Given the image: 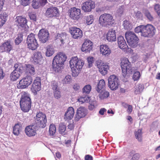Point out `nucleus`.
I'll list each match as a JSON object with an SVG mask.
<instances>
[{
	"label": "nucleus",
	"instance_id": "nucleus-2",
	"mask_svg": "<svg viewBox=\"0 0 160 160\" xmlns=\"http://www.w3.org/2000/svg\"><path fill=\"white\" fill-rule=\"evenodd\" d=\"M66 59L67 57L65 54L61 52L56 55L52 61V67L53 70L56 72H58Z\"/></svg>",
	"mask_w": 160,
	"mask_h": 160
},
{
	"label": "nucleus",
	"instance_id": "nucleus-4",
	"mask_svg": "<svg viewBox=\"0 0 160 160\" xmlns=\"http://www.w3.org/2000/svg\"><path fill=\"white\" fill-rule=\"evenodd\" d=\"M20 104L21 110L24 112H28L31 108V99L25 95H22L20 101Z\"/></svg>",
	"mask_w": 160,
	"mask_h": 160
},
{
	"label": "nucleus",
	"instance_id": "nucleus-20",
	"mask_svg": "<svg viewBox=\"0 0 160 160\" xmlns=\"http://www.w3.org/2000/svg\"><path fill=\"white\" fill-rule=\"evenodd\" d=\"M70 17L74 20H78L80 17L81 10L75 7L72 8L70 10Z\"/></svg>",
	"mask_w": 160,
	"mask_h": 160
},
{
	"label": "nucleus",
	"instance_id": "nucleus-49",
	"mask_svg": "<svg viewBox=\"0 0 160 160\" xmlns=\"http://www.w3.org/2000/svg\"><path fill=\"white\" fill-rule=\"evenodd\" d=\"M90 97L86 96L84 97H81L78 99V100L79 102H82V103L87 102L88 101H90Z\"/></svg>",
	"mask_w": 160,
	"mask_h": 160
},
{
	"label": "nucleus",
	"instance_id": "nucleus-50",
	"mask_svg": "<svg viewBox=\"0 0 160 160\" xmlns=\"http://www.w3.org/2000/svg\"><path fill=\"white\" fill-rule=\"evenodd\" d=\"M66 130V126L62 123L60 124L59 128V132L61 134L63 133Z\"/></svg>",
	"mask_w": 160,
	"mask_h": 160
},
{
	"label": "nucleus",
	"instance_id": "nucleus-41",
	"mask_svg": "<svg viewBox=\"0 0 160 160\" xmlns=\"http://www.w3.org/2000/svg\"><path fill=\"white\" fill-rule=\"evenodd\" d=\"M91 89V87L90 85H86L82 88V92L84 94H88L90 93Z\"/></svg>",
	"mask_w": 160,
	"mask_h": 160
},
{
	"label": "nucleus",
	"instance_id": "nucleus-22",
	"mask_svg": "<svg viewBox=\"0 0 160 160\" xmlns=\"http://www.w3.org/2000/svg\"><path fill=\"white\" fill-rule=\"evenodd\" d=\"M74 114V109L72 107H69L64 115V119L65 121H68L73 118Z\"/></svg>",
	"mask_w": 160,
	"mask_h": 160
},
{
	"label": "nucleus",
	"instance_id": "nucleus-24",
	"mask_svg": "<svg viewBox=\"0 0 160 160\" xmlns=\"http://www.w3.org/2000/svg\"><path fill=\"white\" fill-rule=\"evenodd\" d=\"M100 52L102 55L108 56L111 53V50L107 45H102L100 47Z\"/></svg>",
	"mask_w": 160,
	"mask_h": 160
},
{
	"label": "nucleus",
	"instance_id": "nucleus-28",
	"mask_svg": "<svg viewBox=\"0 0 160 160\" xmlns=\"http://www.w3.org/2000/svg\"><path fill=\"white\" fill-rule=\"evenodd\" d=\"M99 72L102 75L107 74L108 70L109 68V66L105 64H100L98 65Z\"/></svg>",
	"mask_w": 160,
	"mask_h": 160
},
{
	"label": "nucleus",
	"instance_id": "nucleus-19",
	"mask_svg": "<svg viewBox=\"0 0 160 160\" xmlns=\"http://www.w3.org/2000/svg\"><path fill=\"white\" fill-rule=\"evenodd\" d=\"M93 44L92 42L88 40L85 41L82 45L81 50L85 52H90L92 49Z\"/></svg>",
	"mask_w": 160,
	"mask_h": 160
},
{
	"label": "nucleus",
	"instance_id": "nucleus-15",
	"mask_svg": "<svg viewBox=\"0 0 160 160\" xmlns=\"http://www.w3.org/2000/svg\"><path fill=\"white\" fill-rule=\"evenodd\" d=\"M41 81L39 77H37L32 84L31 90L35 95L37 94L38 92L41 89Z\"/></svg>",
	"mask_w": 160,
	"mask_h": 160
},
{
	"label": "nucleus",
	"instance_id": "nucleus-55",
	"mask_svg": "<svg viewBox=\"0 0 160 160\" xmlns=\"http://www.w3.org/2000/svg\"><path fill=\"white\" fill-rule=\"evenodd\" d=\"M124 8L123 6L119 7L117 10V12L119 15L122 14L124 10Z\"/></svg>",
	"mask_w": 160,
	"mask_h": 160
},
{
	"label": "nucleus",
	"instance_id": "nucleus-31",
	"mask_svg": "<svg viewBox=\"0 0 160 160\" xmlns=\"http://www.w3.org/2000/svg\"><path fill=\"white\" fill-rule=\"evenodd\" d=\"M54 53V50L52 46L48 45L46 47V55L47 57H50Z\"/></svg>",
	"mask_w": 160,
	"mask_h": 160
},
{
	"label": "nucleus",
	"instance_id": "nucleus-21",
	"mask_svg": "<svg viewBox=\"0 0 160 160\" xmlns=\"http://www.w3.org/2000/svg\"><path fill=\"white\" fill-rule=\"evenodd\" d=\"M118 42L119 48L127 52V49H129V48L123 37L122 36L118 37Z\"/></svg>",
	"mask_w": 160,
	"mask_h": 160
},
{
	"label": "nucleus",
	"instance_id": "nucleus-43",
	"mask_svg": "<svg viewBox=\"0 0 160 160\" xmlns=\"http://www.w3.org/2000/svg\"><path fill=\"white\" fill-rule=\"evenodd\" d=\"M51 86L53 91L60 89L58 83L56 81H52L51 82Z\"/></svg>",
	"mask_w": 160,
	"mask_h": 160
},
{
	"label": "nucleus",
	"instance_id": "nucleus-38",
	"mask_svg": "<svg viewBox=\"0 0 160 160\" xmlns=\"http://www.w3.org/2000/svg\"><path fill=\"white\" fill-rule=\"evenodd\" d=\"M49 134L50 136H54L56 132V128L54 124H51L49 126Z\"/></svg>",
	"mask_w": 160,
	"mask_h": 160
},
{
	"label": "nucleus",
	"instance_id": "nucleus-64",
	"mask_svg": "<svg viewBox=\"0 0 160 160\" xmlns=\"http://www.w3.org/2000/svg\"><path fill=\"white\" fill-rule=\"evenodd\" d=\"M85 159V160H92V157L89 155H86Z\"/></svg>",
	"mask_w": 160,
	"mask_h": 160
},
{
	"label": "nucleus",
	"instance_id": "nucleus-59",
	"mask_svg": "<svg viewBox=\"0 0 160 160\" xmlns=\"http://www.w3.org/2000/svg\"><path fill=\"white\" fill-rule=\"evenodd\" d=\"M30 0H21L22 5L24 6H26L30 3Z\"/></svg>",
	"mask_w": 160,
	"mask_h": 160
},
{
	"label": "nucleus",
	"instance_id": "nucleus-54",
	"mask_svg": "<svg viewBox=\"0 0 160 160\" xmlns=\"http://www.w3.org/2000/svg\"><path fill=\"white\" fill-rule=\"evenodd\" d=\"M30 19L34 21H35L37 20L36 14L34 12H30L28 13Z\"/></svg>",
	"mask_w": 160,
	"mask_h": 160
},
{
	"label": "nucleus",
	"instance_id": "nucleus-30",
	"mask_svg": "<svg viewBox=\"0 0 160 160\" xmlns=\"http://www.w3.org/2000/svg\"><path fill=\"white\" fill-rule=\"evenodd\" d=\"M106 84L105 81L103 79L100 80L98 83L97 88L96 89L98 92H101L105 88Z\"/></svg>",
	"mask_w": 160,
	"mask_h": 160
},
{
	"label": "nucleus",
	"instance_id": "nucleus-16",
	"mask_svg": "<svg viewBox=\"0 0 160 160\" xmlns=\"http://www.w3.org/2000/svg\"><path fill=\"white\" fill-rule=\"evenodd\" d=\"M70 32L72 37L74 39L80 38L82 36V31L76 27L71 28L70 29Z\"/></svg>",
	"mask_w": 160,
	"mask_h": 160
},
{
	"label": "nucleus",
	"instance_id": "nucleus-39",
	"mask_svg": "<svg viewBox=\"0 0 160 160\" xmlns=\"http://www.w3.org/2000/svg\"><path fill=\"white\" fill-rule=\"evenodd\" d=\"M72 81L71 77L70 75H67L62 80V82L63 84H69Z\"/></svg>",
	"mask_w": 160,
	"mask_h": 160
},
{
	"label": "nucleus",
	"instance_id": "nucleus-25",
	"mask_svg": "<svg viewBox=\"0 0 160 160\" xmlns=\"http://www.w3.org/2000/svg\"><path fill=\"white\" fill-rule=\"evenodd\" d=\"M107 40L111 42L115 41L116 40V37L115 30L113 29L109 30L107 35Z\"/></svg>",
	"mask_w": 160,
	"mask_h": 160
},
{
	"label": "nucleus",
	"instance_id": "nucleus-40",
	"mask_svg": "<svg viewBox=\"0 0 160 160\" xmlns=\"http://www.w3.org/2000/svg\"><path fill=\"white\" fill-rule=\"evenodd\" d=\"M144 26L141 25L137 27L135 29V32L136 33H140L142 36H143Z\"/></svg>",
	"mask_w": 160,
	"mask_h": 160
},
{
	"label": "nucleus",
	"instance_id": "nucleus-34",
	"mask_svg": "<svg viewBox=\"0 0 160 160\" xmlns=\"http://www.w3.org/2000/svg\"><path fill=\"white\" fill-rule=\"evenodd\" d=\"M143 13L148 20L150 21H153L154 19V17L148 10L145 9L143 10Z\"/></svg>",
	"mask_w": 160,
	"mask_h": 160
},
{
	"label": "nucleus",
	"instance_id": "nucleus-63",
	"mask_svg": "<svg viewBox=\"0 0 160 160\" xmlns=\"http://www.w3.org/2000/svg\"><path fill=\"white\" fill-rule=\"evenodd\" d=\"M128 109L127 110V112L129 114H130L132 111V106L131 105H129L128 107Z\"/></svg>",
	"mask_w": 160,
	"mask_h": 160
},
{
	"label": "nucleus",
	"instance_id": "nucleus-61",
	"mask_svg": "<svg viewBox=\"0 0 160 160\" xmlns=\"http://www.w3.org/2000/svg\"><path fill=\"white\" fill-rule=\"evenodd\" d=\"M80 86L79 84L75 83L73 86V88L75 91L79 90L80 88Z\"/></svg>",
	"mask_w": 160,
	"mask_h": 160
},
{
	"label": "nucleus",
	"instance_id": "nucleus-13",
	"mask_svg": "<svg viewBox=\"0 0 160 160\" xmlns=\"http://www.w3.org/2000/svg\"><path fill=\"white\" fill-rule=\"evenodd\" d=\"M38 36L39 41L42 43L46 42L49 38V33L48 30L42 29L40 30L38 34Z\"/></svg>",
	"mask_w": 160,
	"mask_h": 160
},
{
	"label": "nucleus",
	"instance_id": "nucleus-29",
	"mask_svg": "<svg viewBox=\"0 0 160 160\" xmlns=\"http://www.w3.org/2000/svg\"><path fill=\"white\" fill-rule=\"evenodd\" d=\"M33 61L36 64L39 63L42 58L41 52L38 51L34 53L32 57Z\"/></svg>",
	"mask_w": 160,
	"mask_h": 160
},
{
	"label": "nucleus",
	"instance_id": "nucleus-33",
	"mask_svg": "<svg viewBox=\"0 0 160 160\" xmlns=\"http://www.w3.org/2000/svg\"><path fill=\"white\" fill-rule=\"evenodd\" d=\"M21 73L17 72L13 70V71L11 73L10 78L12 81H15L18 79Z\"/></svg>",
	"mask_w": 160,
	"mask_h": 160
},
{
	"label": "nucleus",
	"instance_id": "nucleus-37",
	"mask_svg": "<svg viewBox=\"0 0 160 160\" xmlns=\"http://www.w3.org/2000/svg\"><path fill=\"white\" fill-rule=\"evenodd\" d=\"M142 130L141 129H139L134 132L135 137L139 142L142 140Z\"/></svg>",
	"mask_w": 160,
	"mask_h": 160
},
{
	"label": "nucleus",
	"instance_id": "nucleus-44",
	"mask_svg": "<svg viewBox=\"0 0 160 160\" xmlns=\"http://www.w3.org/2000/svg\"><path fill=\"white\" fill-rule=\"evenodd\" d=\"M99 97L101 99H103L108 98L109 95V92L107 91L103 92V91L100 92Z\"/></svg>",
	"mask_w": 160,
	"mask_h": 160
},
{
	"label": "nucleus",
	"instance_id": "nucleus-6",
	"mask_svg": "<svg viewBox=\"0 0 160 160\" xmlns=\"http://www.w3.org/2000/svg\"><path fill=\"white\" fill-rule=\"evenodd\" d=\"M26 44L29 49L32 51L37 49L39 45L34 34L31 33L28 35L26 40Z\"/></svg>",
	"mask_w": 160,
	"mask_h": 160
},
{
	"label": "nucleus",
	"instance_id": "nucleus-14",
	"mask_svg": "<svg viewBox=\"0 0 160 160\" xmlns=\"http://www.w3.org/2000/svg\"><path fill=\"white\" fill-rule=\"evenodd\" d=\"M38 127L35 125L27 126L25 129V133L28 137L35 136L36 134V131Z\"/></svg>",
	"mask_w": 160,
	"mask_h": 160
},
{
	"label": "nucleus",
	"instance_id": "nucleus-32",
	"mask_svg": "<svg viewBox=\"0 0 160 160\" xmlns=\"http://www.w3.org/2000/svg\"><path fill=\"white\" fill-rule=\"evenodd\" d=\"M14 71L19 73H22L24 70L23 65L21 63H17L15 64Z\"/></svg>",
	"mask_w": 160,
	"mask_h": 160
},
{
	"label": "nucleus",
	"instance_id": "nucleus-27",
	"mask_svg": "<svg viewBox=\"0 0 160 160\" xmlns=\"http://www.w3.org/2000/svg\"><path fill=\"white\" fill-rule=\"evenodd\" d=\"M47 2L45 0H33L32 5L34 8L37 9L41 6H44Z\"/></svg>",
	"mask_w": 160,
	"mask_h": 160
},
{
	"label": "nucleus",
	"instance_id": "nucleus-45",
	"mask_svg": "<svg viewBox=\"0 0 160 160\" xmlns=\"http://www.w3.org/2000/svg\"><path fill=\"white\" fill-rule=\"evenodd\" d=\"M23 34L22 33H20L18 34L17 37L16 38L15 41V43L16 45L19 44L22 41L23 39Z\"/></svg>",
	"mask_w": 160,
	"mask_h": 160
},
{
	"label": "nucleus",
	"instance_id": "nucleus-48",
	"mask_svg": "<svg viewBox=\"0 0 160 160\" xmlns=\"http://www.w3.org/2000/svg\"><path fill=\"white\" fill-rule=\"evenodd\" d=\"M97 106L96 102L95 101H89V105L88 108L89 110H92L95 108Z\"/></svg>",
	"mask_w": 160,
	"mask_h": 160
},
{
	"label": "nucleus",
	"instance_id": "nucleus-62",
	"mask_svg": "<svg viewBox=\"0 0 160 160\" xmlns=\"http://www.w3.org/2000/svg\"><path fill=\"white\" fill-rule=\"evenodd\" d=\"M143 85L141 84H139L138 86V89L139 92L142 91L144 89Z\"/></svg>",
	"mask_w": 160,
	"mask_h": 160
},
{
	"label": "nucleus",
	"instance_id": "nucleus-53",
	"mask_svg": "<svg viewBox=\"0 0 160 160\" xmlns=\"http://www.w3.org/2000/svg\"><path fill=\"white\" fill-rule=\"evenodd\" d=\"M140 73L138 71L135 72L133 76V79L134 81L138 80L140 78Z\"/></svg>",
	"mask_w": 160,
	"mask_h": 160
},
{
	"label": "nucleus",
	"instance_id": "nucleus-1",
	"mask_svg": "<svg viewBox=\"0 0 160 160\" xmlns=\"http://www.w3.org/2000/svg\"><path fill=\"white\" fill-rule=\"evenodd\" d=\"M84 62L77 57L72 58L69 61L70 67L73 77H76L79 74L84 64Z\"/></svg>",
	"mask_w": 160,
	"mask_h": 160
},
{
	"label": "nucleus",
	"instance_id": "nucleus-18",
	"mask_svg": "<svg viewBox=\"0 0 160 160\" xmlns=\"http://www.w3.org/2000/svg\"><path fill=\"white\" fill-rule=\"evenodd\" d=\"M95 6L94 2L92 1L89 0L82 4V8L84 12H90L92 9L95 8Z\"/></svg>",
	"mask_w": 160,
	"mask_h": 160
},
{
	"label": "nucleus",
	"instance_id": "nucleus-3",
	"mask_svg": "<svg viewBox=\"0 0 160 160\" xmlns=\"http://www.w3.org/2000/svg\"><path fill=\"white\" fill-rule=\"evenodd\" d=\"M112 16L110 14L104 13L101 15L99 19V23L106 27L111 26L114 23Z\"/></svg>",
	"mask_w": 160,
	"mask_h": 160
},
{
	"label": "nucleus",
	"instance_id": "nucleus-11",
	"mask_svg": "<svg viewBox=\"0 0 160 160\" xmlns=\"http://www.w3.org/2000/svg\"><path fill=\"white\" fill-rule=\"evenodd\" d=\"M155 29L151 24H148L144 26L143 36L144 37H151L155 34Z\"/></svg>",
	"mask_w": 160,
	"mask_h": 160
},
{
	"label": "nucleus",
	"instance_id": "nucleus-9",
	"mask_svg": "<svg viewBox=\"0 0 160 160\" xmlns=\"http://www.w3.org/2000/svg\"><path fill=\"white\" fill-rule=\"evenodd\" d=\"M108 86L112 90H116L119 85L118 77L114 75H111L108 79Z\"/></svg>",
	"mask_w": 160,
	"mask_h": 160
},
{
	"label": "nucleus",
	"instance_id": "nucleus-23",
	"mask_svg": "<svg viewBox=\"0 0 160 160\" xmlns=\"http://www.w3.org/2000/svg\"><path fill=\"white\" fill-rule=\"evenodd\" d=\"M86 111L85 108L83 107H80L77 110L75 120L78 121L81 118L85 117L86 115Z\"/></svg>",
	"mask_w": 160,
	"mask_h": 160
},
{
	"label": "nucleus",
	"instance_id": "nucleus-57",
	"mask_svg": "<svg viewBox=\"0 0 160 160\" xmlns=\"http://www.w3.org/2000/svg\"><path fill=\"white\" fill-rule=\"evenodd\" d=\"M87 60L88 63V66L89 68L92 66L93 61V58L92 57L88 58Z\"/></svg>",
	"mask_w": 160,
	"mask_h": 160
},
{
	"label": "nucleus",
	"instance_id": "nucleus-60",
	"mask_svg": "<svg viewBox=\"0 0 160 160\" xmlns=\"http://www.w3.org/2000/svg\"><path fill=\"white\" fill-rule=\"evenodd\" d=\"M140 157V155L139 154L137 153L135 154L132 158L131 160H138Z\"/></svg>",
	"mask_w": 160,
	"mask_h": 160
},
{
	"label": "nucleus",
	"instance_id": "nucleus-8",
	"mask_svg": "<svg viewBox=\"0 0 160 160\" xmlns=\"http://www.w3.org/2000/svg\"><path fill=\"white\" fill-rule=\"evenodd\" d=\"M35 121L38 125V127L44 128L46 126L47 122L46 114L42 112L38 113L36 115Z\"/></svg>",
	"mask_w": 160,
	"mask_h": 160
},
{
	"label": "nucleus",
	"instance_id": "nucleus-5",
	"mask_svg": "<svg viewBox=\"0 0 160 160\" xmlns=\"http://www.w3.org/2000/svg\"><path fill=\"white\" fill-rule=\"evenodd\" d=\"M125 38L129 45L132 48H135L138 44V38L133 32L128 31L125 34Z\"/></svg>",
	"mask_w": 160,
	"mask_h": 160
},
{
	"label": "nucleus",
	"instance_id": "nucleus-7",
	"mask_svg": "<svg viewBox=\"0 0 160 160\" xmlns=\"http://www.w3.org/2000/svg\"><path fill=\"white\" fill-rule=\"evenodd\" d=\"M121 64L122 75L124 77L126 76L127 73H131L132 72L131 62L127 58H123L122 60Z\"/></svg>",
	"mask_w": 160,
	"mask_h": 160
},
{
	"label": "nucleus",
	"instance_id": "nucleus-26",
	"mask_svg": "<svg viewBox=\"0 0 160 160\" xmlns=\"http://www.w3.org/2000/svg\"><path fill=\"white\" fill-rule=\"evenodd\" d=\"M1 48L3 51L9 52L12 49V47L9 40H8L1 46Z\"/></svg>",
	"mask_w": 160,
	"mask_h": 160
},
{
	"label": "nucleus",
	"instance_id": "nucleus-10",
	"mask_svg": "<svg viewBox=\"0 0 160 160\" xmlns=\"http://www.w3.org/2000/svg\"><path fill=\"white\" fill-rule=\"evenodd\" d=\"M32 81V79L31 77L26 76L19 81L17 84V87L19 89L25 88L31 84Z\"/></svg>",
	"mask_w": 160,
	"mask_h": 160
},
{
	"label": "nucleus",
	"instance_id": "nucleus-17",
	"mask_svg": "<svg viewBox=\"0 0 160 160\" xmlns=\"http://www.w3.org/2000/svg\"><path fill=\"white\" fill-rule=\"evenodd\" d=\"M15 22L17 26L19 28H26L27 26V20L26 18L22 16L16 17Z\"/></svg>",
	"mask_w": 160,
	"mask_h": 160
},
{
	"label": "nucleus",
	"instance_id": "nucleus-42",
	"mask_svg": "<svg viewBox=\"0 0 160 160\" xmlns=\"http://www.w3.org/2000/svg\"><path fill=\"white\" fill-rule=\"evenodd\" d=\"M86 23L88 25L91 24L94 21V18L93 15H90L87 16L86 18Z\"/></svg>",
	"mask_w": 160,
	"mask_h": 160
},
{
	"label": "nucleus",
	"instance_id": "nucleus-46",
	"mask_svg": "<svg viewBox=\"0 0 160 160\" xmlns=\"http://www.w3.org/2000/svg\"><path fill=\"white\" fill-rule=\"evenodd\" d=\"M20 126L17 124L15 125L13 128V133L14 135L18 136L19 134Z\"/></svg>",
	"mask_w": 160,
	"mask_h": 160
},
{
	"label": "nucleus",
	"instance_id": "nucleus-51",
	"mask_svg": "<svg viewBox=\"0 0 160 160\" xmlns=\"http://www.w3.org/2000/svg\"><path fill=\"white\" fill-rule=\"evenodd\" d=\"M54 96L57 99L60 98L61 97V93L60 89L53 91Z\"/></svg>",
	"mask_w": 160,
	"mask_h": 160
},
{
	"label": "nucleus",
	"instance_id": "nucleus-36",
	"mask_svg": "<svg viewBox=\"0 0 160 160\" xmlns=\"http://www.w3.org/2000/svg\"><path fill=\"white\" fill-rule=\"evenodd\" d=\"M66 33L65 32L58 34L57 36L56 39L60 40L62 43H64V41L66 39Z\"/></svg>",
	"mask_w": 160,
	"mask_h": 160
},
{
	"label": "nucleus",
	"instance_id": "nucleus-35",
	"mask_svg": "<svg viewBox=\"0 0 160 160\" xmlns=\"http://www.w3.org/2000/svg\"><path fill=\"white\" fill-rule=\"evenodd\" d=\"M26 72L31 74H34L35 71L34 67L32 65L28 64L27 65L26 68Z\"/></svg>",
	"mask_w": 160,
	"mask_h": 160
},
{
	"label": "nucleus",
	"instance_id": "nucleus-52",
	"mask_svg": "<svg viewBox=\"0 0 160 160\" xmlns=\"http://www.w3.org/2000/svg\"><path fill=\"white\" fill-rule=\"evenodd\" d=\"M6 21V16L2 15H0V26H3Z\"/></svg>",
	"mask_w": 160,
	"mask_h": 160
},
{
	"label": "nucleus",
	"instance_id": "nucleus-47",
	"mask_svg": "<svg viewBox=\"0 0 160 160\" xmlns=\"http://www.w3.org/2000/svg\"><path fill=\"white\" fill-rule=\"evenodd\" d=\"M123 25L125 29H130L132 28L131 23L129 21L127 20L124 21Z\"/></svg>",
	"mask_w": 160,
	"mask_h": 160
},
{
	"label": "nucleus",
	"instance_id": "nucleus-58",
	"mask_svg": "<svg viewBox=\"0 0 160 160\" xmlns=\"http://www.w3.org/2000/svg\"><path fill=\"white\" fill-rule=\"evenodd\" d=\"M135 17L138 19H142V14L140 11H138L135 13Z\"/></svg>",
	"mask_w": 160,
	"mask_h": 160
},
{
	"label": "nucleus",
	"instance_id": "nucleus-56",
	"mask_svg": "<svg viewBox=\"0 0 160 160\" xmlns=\"http://www.w3.org/2000/svg\"><path fill=\"white\" fill-rule=\"evenodd\" d=\"M154 9L158 14L159 16L160 14V6L159 4H156L154 6Z\"/></svg>",
	"mask_w": 160,
	"mask_h": 160
},
{
	"label": "nucleus",
	"instance_id": "nucleus-12",
	"mask_svg": "<svg viewBox=\"0 0 160 160\" xmlns=\"http://www.w3.org/2000/svg\"><path fill=\"white\" fill-rule=\"evenodd\" d=\"M59 13L58 8L55 7L51 6L47 8L45 12V15L48 18L57 17Z\"/></svg>",
	"mask_w": 160,
	"mask_h": 160
}]
</instances>
